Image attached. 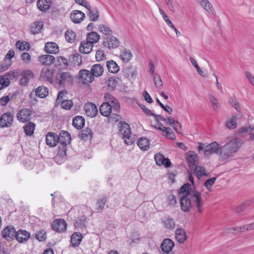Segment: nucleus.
<instances>
[{
  "mask_svg": "<svg viewBox=\"0 0 254 254\" xmlns=\"http://www.w3.org/2000/svg\"><path fill=\"white\" fill-rule=\"evenodd\" d=\"M243 144L242 140L239 138H234L230 140L225 145L220 146L219 153L220 161L226 163L235 156Z\"/></svg>",
  "mask_w": 254,
  "mask_h": 254,
  "instance_id": "obj_1",
  "label": "nucleus"
},
{
  "mask_svg": "<svg viewBox=\"0 0 254 254\" xmlns=\"http://www.w3.org/2000/svg\"><path fill=\"white\" fill-rule=\"evenodd\" d=\"M180 201L181 209L185 212L190 211L192 204L196 207L199 212H202L203 202L201 198V194L198 191L193 190L192 194L182 196Z\"/></svg>",
  "mask_w": 254,
  "mask_h": 254,
  "instance_id": "obj_2",
  "label": "nucleus"
},
{
  "mask_svg": "<svg viewBox=\"0 0 254 254\" xmlns=\"http://www.w3.org/2000/svg\"><path fill=\"white\" fill-rule=\"evenodd\" d=\"M73 79V76L68 71L59 70L56 75V82L61 87L71 85Z\"/></svg>",
  "mask_w": 254,
  "mask_h": 254,
  "instance_id": "obj_3",
  "label": "nucleus"
},
{
  "mask_svg": "<svg viewBox=\"0 0 254 254\" xmlns=\"http://www.w3.org/2000/svg\"><path fill=\"white\" fill-rule=\"evenodd\" d=\"M120 131L123 134V137L126 144L131 145L134 142V139L132 136L131 129L128 124L125 122L122 123Z\"/></svg>",
  "mask_w": 254,
  "mask_h": 254,
  "instance_id": "obj_4",
  "label": "nucleus"
},
{
  "mask_svg": "<svg viewBox=\"0 0 254 254\" xmlns=\"http://www.w3.org/2000/svg\"><path fill=\"white\" fill-rule=\"evenodd\" d=\"M54 69L52 67H44L41 71L40 78L42 80L54 83Z\"/></svg>",
  "mask_w": 254,
  "mask_h": 254,
  "instance_id": "obj_5",
  "label": "nucleus"
},
{
  "mask_svg": "<svg viewBox=\"0 0 254 254\" xmlns=\"http://www.w3.org/2000/svg\"><path fill=\"white\" fill-rule=\"evenodd\" d=\"M220 150L219 144L216 141H213L205 147L204 154L207 157H209L214 153L219 155Z\"/></svg>",
  "mask_w": 254,
  "mask_h": 254,
  "instance_id": "obj_6",
  "label": "nucleus"
},
{
  "mask_svg": "<svg viewBox=\"0 0 254 254\" xmlns=\"http://www.w3.org/2000/svg\"><path fill=\"white\" fill-rule=\"evenodd\" d=\"M119 44V40L116 37L113 36L105 38L103 42L104 47L109 50L118 48Z\"/></svg>",
  "mask_w": 254,
  "mask_h": 254,
  "instance_id": "obj_7",
  "label": "nucleus"
},
{
  "mask_svg": "<svg viewBox=\"0 0 254 254\" xmlns=\"http://www.w3.org/2000/svg\"><path fill=\"white\" fill-rule=\"evenodd\" d=\"M16 230L12 225H8L5 227L1 232V235L2 238L7 241L13 239L15 237Z\"/></svg>",
  "mask_w": 254,
  "mask_h": 254,
  "instance_id": "obj_8",
  "label": "nucleus"
},
{
  "mask_svg": "<svg viewBox=\"0 0 254 254\" xmlns=\"http://www.w3.org/2000/svg\"><path fill=\"white\" fill-rule=\"evenodd\" d=\"M154 159L157 166H163L166 168H169L172 165L170 159L168 158H165L161 153H158L154 155Z\"/></svg>",
  "mask_w": 254,
  "mask_h": 254,
  "instance_id": "obj_9",
  "label": "nucleus"
},
{
  "mask_svg": "<svg viewBox=\"0 0 254 254\" xmlns=\"http://www.w3.org/2000/svg\"><path fill=\"white\" fill-rule=\"evenodd\" d=\"M104 98L106 102L109 103L110 106L112 107L113 111H115L116 113H118L120 107L118 101L110 93H106Z\"/></svg>",
  "mask_w": 254,
  "mask_h": 254,
  "instance_id": "obj_10",
  "label": "nucleus"
},
{
  "mask_svg": "<svg viewBox=\"0 0 254 254\" xmlns=\"http://www.w3.org/2000/svg\"><path fill=\"white\" fill-rule=\"evenodd\" d=\"M13 120V115L9 112L3 114L0 117V127H10Z\"/></svg>",
  "mask_w": 254,
  "mask_h": 254,
  "instance_id": "obj_11",
  "label": "nucleus"
},
{
  "mask_svg": "<svg viewBox=\"0 0 254 254\" xmlns=\"http://www.w3.org/2000/svg\"><path fill=\"white\" fill-rule=\"evenodd\" d=\"M79 78L83 84H88L92 82L94 79L91 70L82 69L79 72Z\"/></svg>",
  "mask_w": 254,
  "mask_h": 254,
  "instance_id": "obj_12",
  "label": "nucleus"
},
{
  "mask_svg": "<svg viewBox=\"0 0 254 254\" xmlns=\"http://www.w3.org/2000/svg\"><path fill=\"white\" fill-rule=\"evenodd\" d=\"M52 228L54 231L58 232H63L66 231L67 224L64 219H56L52 224Z\"/></svg>",
  "mask_w": 254,
  "mask_h": 254,
  "instance_id": "obj_13",
  "label": "nucleus"
},
{
  "mask_svg": "<svg viewBox=\"0 0 254 254\" xmlns=\"http://www.w3.org/2000/svg\"><path fill=\"white\" fill-rule=\"evenodd\" d=\"M21 76L20 80V84L23 86H26L29 82L30 79L33 78L34 73L31 70L26 69L22 71Z\"/></svg>",
  "mask_w": 254,
  "mask_h": 254,
  "instance_id": "obj_14",
  "label": "nucleus"
},
{
  "mask_svg": "<svg viewBox=\"0 0 254 254\" xmlns=\"http://www.w3.org/2000/svg\"><path fill=\"white\" fill-rule=\"evenodd\" d=\"M31 111L27 109H23L17 114V118L20 122L25 123L30 120Z\"/></svg>",
  "mask_w": 254,
  "mask_h": 254,
  "instance_id": "obj_15",
  "label": "nucleus"
},
{
  "mask_svg": "<svg viewBox=\"0 0 254 254\" xmlns=\"http://www.w3.org/2000/svg\"><path fill=\"white\" fill-rule=\"evenodd\" d=\"M30 237V234L24 230H19L16 233L15 239L19 243L26 242Z\"/></svg>",
  "mask_w": 254,
  "mask_h": 254,
  "instance_id": "obj_16",
  "label": "nucleus"
},
{
  "mask_svg": "<svg viewBox=\"0 0 254 254\" xmlns=\"http://www.w3.org/2000/svg\"><path fill=\"white\" fill-rule=\"evenodd\" d=\"M46 142L51 147L56 146L59 143L58 136L55 133L49 132L46 135Z\"/></svg>",
  "mask_w": 254,
  "mask_h": 254,
  "instance_id": "obj_17",
  "label": "nucleus"
},
{
  "mask_svg": "<svg viewBox=\"0 0 254 254\" xmlns=\"http://www.w3.org/2000/svg\"><path fill=\"white\" fill-rule=\"evenodd\" d=\"M52 3L51 0H38L37 7L40 11L45 12L51 8Z\"/></svg>",
  "mask_w": 254,
  "mask_h": 254,
  "instance_id": "obj_18",
  "label": "nucleus"
},
{
  "mask_svg": "<svg viewBox=\"0 0 254 254\" xmlns=\"http://www.w3.org/2000/svg\"><path fill=\"white\" fill-rule=\"evenodd\" d=\"M175 244L174 242L170 239H164L161 245V248L163 252L166 253H169L171 252L174 247Z\"/></svg>",
  "mask_w": 254,
  "mask_h": 254,
  "instance_id": "obj_19",
  "label": "nucleus"
},
{
  "mask_svg": "<svg viewBox=\"0 0 254 254\" xmlns=\"http://www.w3.org/2000/svg\"><path fill=\"white\" fill-rule=\"evenodd\" d=\"M84 110L86 115L90 117H95L98 113L96 106L92 103H87L85 105Z\"/></svg>",
  "mask_w": 254,
  "mask_h": 254,
  "instance_id": "obj_20",
  "label": "nucleus"
},
{
  "mask_svg": "<svg viewBox=\"0 0 254 254\" xmlns=\"http://www.w3.org/2000/svg\"><path fill=\"white\" fill-rule=\"evenodd\" d=\"M71 140L70 135L69 133L65 130H62L60 135L58 136V142L62 145L66 146Z\"/></svg>",
  "mask_w": 254,
  "mask_h": 254,
  "instance_id": "obj_21",
  "label": "nucleus"
},
{
  "mask_svg": "<svg viewBox=\"0 0 254 254\" xmlns=\"http://www.w3.org/2000/svg\"><path fill=\"white\" fill-rule=\"evenodd\" d=\"M187 159L190 169L193 168L198 164L197 155L195 152L193 151L189 152L188 155Z\"/></svg>",
  "mask_w": 254,
  "mask_h": 254,
  "instance_id": "obj_22",
  "label": "nucleus"
},
{
  "mask_svg": "<svg viewBox=\"0 0 254 254\" xmlns=\"http://www.w3.org/2000/svg\"><path fill=\"white\" fill-rule=\"evenodd\" d=\"M85 17V14L80 10H74L70 14V19L74 23H80Z\"/></svg>",
  "mask_w": 254,
  "mask_h": 254,
  "instance_id": "obj_23",
  "label": "nucleus"
},
{
  "mask_svg": "<svg viewBox=\"0 0 254 254\" xmlns=\"http://www.w3.org/2000/svg\"><path fill=\"white\" fill-rule=\"evenodd\" d=\"M93 47V44L92 42H89L87 40L82 41L79 47V51L81 53L89 54L90 53Z\"/></svg>",
  "mask_w": 254,
  "mask_h": 254,
  "instance_id": "obj_24",
  "label": "nucleus"
},
{
  "mask_svg": "<svg viewBox=\"0 0 254 254\" xmlns=\"http://www.w3.org/2000/svg\"><path fill=\"white\" fill-rule=\"evenodd\" d=\"M83 238L82 234L79 232H75L71 236L70 243L72 247H78Z\"/></svg>",
  "mask_w": 254,
  "mask_h": 254,
  "instance_id": "obj_25",
  "label": "nucleus"
},
{
  "mask_svg": "<svg viewBox=\"0 0 254 254\" xmlns=\"http://www.w3.org/2000/svg\"><path fill=\"white\" fill-rule=\"evenodd\" d=\"M113 110L109 103L104 102L100 107L99 110L101 114L106 117H109Z\"/></svg>",
  "mask_w": 254,
  "mask_h": 254,
  "instance_id": "obj_26",
  "label": "nucleus"
},
{
  "mask_svg": "<svg viewBox=\"0 0 254 254\" xmlns=\"http://www.w3.org/2000/svg\"><path fill=\"white\" fill-rule=\"evenodd\" d=\"M166 125L169 124L171 125L173 128L174 129L179 133H180L181 132V124L178 121H176L172 117H169L167 119H166V122H164Z\"/></svg>",
  "mask_w": 254,
  "mask_h": 254,
  "instance_id": "obj_27",
  "label": "nucleus"
},
{
  "mask_svg": "<svg viewBox=\"0 0 254 254\" xmlns=\"http://www.w3.org/2000/svg\"><path fill=\"white\" fill-rule=\"evenodd\" d=\"M39 62L43 65H51L55 62L54 56L50 55H44L39 57Z\"/></svg>",
  "mask_w": 254,
  "mask_h": 254,
  "instance_id": "obj_28",
  "label": "nucleus"
},
{
  "mask_svg": "<svg viewBox=\"0 0 254 254\" xmlns=\"http://www.w3.org/2000/svg\"><path fill=\"white\" fill-rule=\"evenodd\" d=\"M44 49L48 53L56 54L59 51V47L55 42L46 43Z\"/></svg>",
  "mask_w": 254,
  "mask_h": 254,
  "instance_id": "obj_29",
  "label": "nucleus"
},
{
  "mask_svg": "<svg viewBox=\"0 0 254 254\" xmlns=\"http://www.w3.org/2000/svg\"><path fill=\"white\" fill-rule=\"evenodd\" d=\"M88 10V16L89 19L92 21H96L99 18V12L98 9L95 7H91V6H88L87 8Z\"/></svg>",
  "mask_w": 254,
  "mask_h": 254,
  "instance_id": "obj_30",
  "label": "nucleus"
},
{
  "mask_svg": "<svg viewBox=\"0 0 254 254\" xmlns=\"http://www.w3.org/2000/svg\"><path fill=\"white\" fill-rule=\"evenodd\" d=\"M200 5L207 12L211 14H215L214 9L211 3L208 0H198Z\"/></svg>",
  "mask_w": 254,
  "mask_h": 254,
  "instance_id": "obj_31",
  "label": "nucleus"
},
{
  "mask_svg": "<svg viewBox=\"0 0 254 254\" xmlns=\"http://www.w3.org/2000/svg\"><path fill=\"white\" fill-rule=\"evenodd\" d=\"M85 124V119L82 116H76L72 120V125L78 129L82 128Z\"/></svg>",
  "mask_w": 254,
  "mask_h": 254,
  "instance_id": "obj_32",
  "label": "nucleus"
},
{
  "mask_svg": "<svg viewBox=\"0 0 254 254\" xmlns=\"http://www.w3.org/2000/svg\"><path fill=\"white\" fill-rule=\"evenodd\" d=\"M137 144L140 149L142 151L147 150L150 146L149 140L146 137H140L138 138Z\"/></svg>",
  "mask_w": 254,
  "mask_h": 254,
  "instance_id": "obj_33",
  "label": "nucleus"
},
{
  "mask_svg": "<svg viewBox=\"0 0 254 254\" xmlns=\"http://www.w3.org/2000/svg\"><path fill=\"white\" fill-rule=\"evenodd\" d=\"M43 26V22L41 21L33 22L30 27L31 33L33 34H36L40 33Z\"/></svg>",
  "mask_w": 254,
  "mask_h": 254,
  "instance_id": "obj_34",
  "label": "nucleus"
},
{
  "mask_svg": "<svg viewBox=\"0 0 254 254\" xmlns=\"http://www.w3.org/2000/svg\"><path fill=\"white\" fill-rule=\"evenodd\" d=\"M91 72L94 77H99L102 75L104 69L100 64H95L91 68Z\"/></svg>",
  "mask_w": 254,
  "mask_h": 254,
  "instance_id": "obj_35",
  "label": "nucleus"
},
{
  "mask_svg": "<svg viewBox=\"0 0 254 254\" xmlns=\"http://www.w3.org/2000/svg\"><path fill=\"white\" fill-rule=\"evenodd\" d=\"M106 66L108 71L113 73H117L120 70V67L118 64L113 60L107 61Z\"/></svg>",
  "mask_w": 254,
  "mask_h": 254,
  "instance_id": "obj_36",
  "label": "nucleus"
},
{
  "mask_svg": "<svg viewBox=\"0 0 254 254\" xmlns=\"http://www.w3.org/2000/svg\"><path fill=\"white\" fill-rule=\"evenodd\" d=\"M176 239L180 243H183L187 239V236L184 230L178 228L175 232Z\"/></svg>",
  "mask_w": 254,
  "mask_h": 254,
  "instance_id": "obj_37",
  "label": "nucleus"
},
{
  "mask_svg": "<svg viewBox=\"0 0 254 254\" xmlns=\"http://www.w3.org/2000/svg\"><path fill=\"white\" fill-rule=\"evenodd\" d=\"M191 171H193L194 174L196 177L199 179L203 176H207V175L205 173V169L199 166H196L193 168L191 169Z\"/></svg>",
  "mask_w": 254,
  "mask_h": 254,
  "instance_id": "obj_38",
  "label": "nucleus"
},
{
  "mask_svg": "<svg viewBox=\"0 0 254 254\" xmlns=\"http://www.w3.org/2000/svg\"><path fill=\"white\" fill-rule=\"evenodd\" d=\"M35 124L31 122L26 123L23 127L24 132L27 135L31 136L35 129Z\"/></svg>",
  "mask_w": 254,
  "mask_h": 254,
  "instance_id": "obj_39",
  "label": "nucleus"
},
{
  "mask_svg": "<svg viewBox=\"0 0 254 254\" xmlns=\"http://www.w3.org/2000/svg\"><path fill=\"white\" fill-rule=\"evenodd\" d=\"M49 94L48 88L43 86L38 87L35 90V94L37 96L44 98L46 97Z\"/></svg>",
  "mask_w": 254,
  "mask_h": 254,
  "instance_id": "obj_40",
  "label": "nucleus"
},
{
  "mask_svg": "<svg viewBox=\"0 0 254 254\" xmlns=\"http://www.w3.org/2000/svg\"><path fill=\"white\" fill-rule=\"evenodd\" d=\"M124 73L125 75L128 78H133L136 74V69L131 66H126L124 69Z\"/></svg>",
  "mask_w": 254,
  "mask_h": 254,
  "instance_id": "obj_41",
  "label": "nucleus"
},
{
  "mask_svg": "<svg viewBox=\"0 0 254 254\" xmlns=\"http://www.w3.org/2000/svg\"><path fill=\"white\" fill-rule=\"evenodd\" d=\"M237 119V115L232 116V117L230 119H228L226 121L225 123L226 127L230 129H233L235 128L237 126V123L236 122Z\"/></svg>",
  "mask_w": 254,
  "mask_h": 254,
  "instance_id": "obj_42",
  "label": "nucleus"
},
{
  "mask_svg": "<svg viewBox=\"0 0 254 254\" xmlns=\"http://www.w3.org/2000/svg\"><path fill=\"white\" fill-rule=\"evenodd\" d=\"M98 29L101 33H102L106 36L110 37L113 34V31L106 24H100L98 26Z\"/></svg>",
  "mask_w": 254,
  "mask_h": 254,
  "instance_id": "obj_43",
  "label": "nucleus"
},
{
  "mask_svg": "<svg viewBox=\"0 0 254 254\" xmlns=\"http://www.w3.org/2000/svg\"><path fill=\"white\" fill-rule=\"evenodd\" d=\"M64 36L66 41L70 43L74 42L76 38V33L71 30H66Z\"/></svg>",
  "mask_w": 254,
  "mask_h": 254,
  "instance_id": "obj_44",
  "label": "nucleus"
},
{
  "mask_svg": "<svg viewBox=\"0 0 254 254\" xmlns=\"http://www.w3.org/2000/svg\"><path fill=\"white\" fill-rule=\"evenodd\" d=\"M100 37V35L97 32L92 31L88 34L86 40L93 44L99 41Z\"/></svg>",
  "mask_w": 254,
  "mask_h": 254,
  "instance_id": "obj_45",
  "label": "nucleus"
},
{
  "mask_svg": "<svg viewBox=\"0 0 254 254\" xmlns=\"http://www.w3.org/2000/svg\"><path fill=\"white\" fill-rule=\"evenodd\" d=\"M86 222V217L84 216L78 217L74 223V226L76 228L82 229L85 227Z\"/></svg>",
  "mask_w": 254,
  "mask_h": 254,
  "instance_id": "obj_46",
  "label": "nucleus"
},
{
  "mask_svg": "<svg viewBox=\"0 0 254 254\" xmlns=\"http://www.w3.org/2000/svg\"><path fill=\"white\" fill-rule=\"evenodd\" d=\"M132 55L129 50H124L121 54L120 58L126 63L129 62L132 58Z\"/></svg>",
  "mask_w": 254,
  "mask_h": 254,
  "instance_id": "obj_47",
  "label": "nucleus"
},
{
  "mask_svg": "<svg viewBox=\"0 0 254 254\" xmlns=\"http://www.w3.org/2000/svg\"><path fill=\"white\" fill-rule=\"evenodd\" d=\"M107 201L106 197H102L98 199L96 202V209L99 211L102 210Z\"/></svg>",
  "mask_w": 254,
  "mask_h": 254,
  "instance_id": "obj_48",
  "label": "nucleus"
},
{
  "mask_svg": "<svg viewBox=\"0 0 254 254\" xmlns=\"http://www.w3.org/2000/svg\"><path fill=\"white\" fill-rule=\"evenodd\" d=\"M164 226L168 229L173 230L175 227V223L173 219L170 217L165 218L163 221Z\"/></svg>",
  "mask_w": 254,
  "mask_h": 254,
  "instance_id": "obj_49",
  "label": "nucleus"
},
{
  "mask_svg": "<svg viewBox=\"0 0 254 254\" xmlns=\"http://www.w3.org/2000/svg\"><path fill=\"white\" fill-rule=\"evenodd\" d=\"M93 132L90 129L86 128L83 130L79 136L82 139H90L92 137Z\"/></svg>",
  "mask_w": 254,
  "mask_h": 254,
  "instance_id": "obj_50",
  "label": "nucleus"
},
{
  "mask_svg": "<svg viewBox=\"0 0 254 254\" xmlns=\"http://www.w3.org/2000/svg\"><path fill=\"white\" fill-rule=\"evenodd\" d=\"M15 46L17 49L21 51L29 49L30 47V44L28 42L25 41L21 42L20 41L16 42Z\"/></svg>",
  "mask_w": 254,
  "mask_h": 254,
  "instance_id": "obj_51",
  "label": "nucleus"
},
{
  "mask_svg": "<svg viewBox=\"0 0 254 254\" xmlns=\"http://www.w3.org/2000/svg\"><path fill=\"white\" fill-rule=\"evenodd\" d=\"M191 185L189 183L185 184L180 189V193H185V195L192 194Z\"/></svg>",
  "mask_w": 254,
  "mask_h": 254,
  "instance_id": "obj_52",
  "label": "nucleus"
},
{
  "mask_svg": "<svg viewBox=\"0 0 254 254\" xmlns=\"http://www.w3.org/2000/svg\"><path fill=\"white\" fill-rule=\"evenodd\" d=\"M159 11L160 13V14L162 15V18L164 20V21L166 22L168 26L172 28H175V26L171 22V20H169L168 16L165 13L164 10L161 8L160 7L159 8Z\"/></svg>",
  "mask_w": 254,
  "mask_h": 254,
  "instance_id": "obj_53",
  "label": "nucleus"
},
{
  "mask_svg": "<svg viewBox=\"0 0 254 254\" xmlns=\"http://www.w3.org/2000/svg\"><path fill=\"white\" fill-rule=\"evenodd\" d=\"M66 155V148L65 145H62L59 146V150L58 152V154L56 157V159H57L59 157L62 158V160L65 158Z\"/></svg>",
  "mask_w": 254,
  "mask_h": 254,
  "instance_id": "obj_54",
  "label": "nucleus"
},
{
  "mask_svg": "<svg viewBox=\"0 0 254 254\" xmlns=\"http://www.w3.org/2000/svg\"><path fill=\"white\" fill-rule=\"evenodd\" d=\"M209 100L212 106L213 109L215 111L218 110L219 107L218 100L212 95H209Z\"/></svg>",
  "mask_w": 254,
  "mask_h": 254,
  "instance_id": "obj_55",
  "label": "nucleus"
},
{
  "mask_svg": "<svg viewBox=\"0 0 254 254\" xmlns=\"http://www.w3.org/2000/svg\"><path fill=\"white\" fill-rule=\"evenodd\" d=\"M10 84V80L8 78L5 77L3 76L0 78V90L8 86Z\"/></svg>",
  "mask_w": 254,
  "mask_h": 254,
  "instance_id": "obj_56",
  "label": "nucleus"
},
{
  "mask_svg": "<svg viewBox=\"0 0 254 254\" xmlns=\"http://www.w3.org/2000/svg\"><path fill=\"white\" fill-rule=\"evenodd\" d=\"M229 103L231 105V106L235 109V110L240 112L241 111V108L239 105V103L236 98L233 97L231 98L229 100Z\"/></svg>",
  "mask_w": 254,
  "mask_h": 254,
  "instance_id": "obj_57",
  "label": "nucleus"
},
{
  "mask_svg": "<svg viewBox=\"0 0 254 254\" xmlns=\"http://www.w3.org/2000/svg\"><path fill=\"white\" fill-rule=\"evenodd\" d=\"M36 238L39 242H43L46 239V232L43 230H40L35 234Z\"/></svg>",
  "mask_w": 254,
  "mask_h": 254,
  "instance_id": "obj_58",
  "label": "nucleus"
},
{
  "mask_svg": "<svg viewBox=\"0 0 254 254\" xmlns=\"http://www.w3.org/2000/svg\"><path fill=\"white\" fill-rule=\"evenodd\" d=\"M216 180V177H213L207 180L204 183V186L206 189L210 191L211 188Z\"/></svg>",
  "mask_w": 254,
  "mask_h": 254,
  "instance_id": "obj_59",
  "label": "nucleus"
},
{
  "mask_svg": "<svg viewBox=\"0 0 254 254\" xmlns=\"http://www.w3.org/2000/svg\"><path fill=\"white\" fill-rule=\"evenodd\" d=\"M72 105V102L69 100H64L61 102L62 107L65 110H69Z\"/></svg>",
  "mask_w": 254,
  "mask_h": 254,
  "instance_id": "obj_60",
  "label": "nucleus"
},
{
  "mask_svg": "<svg viewBox=\"0 0 254 254\" xmlns=\"http://www.w3.org/2000/svg\"><path fill=\"white\" fill-rule=\"evenodd\" d=\"M11 62L5 60L4 63L0 64V72L6 70L11 65Z\"/></svg>",
  "mask_w": 254,
  "mask_h": 254,
  "instance_id": "obj_61",
  "label": "nucleus"
},
{
  "mask_svg": "<svg viewBox=\"0 0 254 254\" xmlns=\"http://www.w3.org/2000/svg\"><path fill=\"white\" fill-rule=\"evenodd\" d=\"M153 80H154V82L155 85V86L157 88L160 89L162 87V86H163L162 81L159 75L154 76Z\"/></svg>",
  "mask_w": 254,
  "mask_h": 254,
  "instance_id": "obj_62",
  "label": "nucleus"
},
{
  "mask_svg": "<svg viewBox=\"0 0 254 254\" xmlns=\"http://www.w3.org/2000/svg\"><path fill=\"white\" fill-rule=\"evenodd\" d=\"M104 57H105V55L104 51L100 50L96 52V59L97 61H102Z\"/></svg>",
  "mask_w": 254,
  "mask_h": 254,
  "instance_id": "obj_63",
  "label": "nucleus"
},
{
  "mask_svg": "<svg viewBox=\"0 0 254 254\" xmlns=\"http://www.w3.org/2000/svg\"><path fill=\"white\" fill-rule=\"evenodd\" d=\"M168 204L170 206H174L176 204V199L173 194H170L168 196Z\"/></svg>",
  "mask_w": 254,
  "mask_h": 254,
  "instance_id": "obj_64",
  "label": "nucleus"
}]
</instances>
